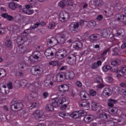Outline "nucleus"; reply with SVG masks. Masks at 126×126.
Segmentation results:
<instances>
[{
    "label": "nucleus",
    "mask_w": 126,
    "mask_h": 126,
    "mask_svg": "<svg viewBox=\"0 0 126 126\" xmlns=\"http://www.w3.org/2000/svg\"><path fill=\"white\" fill-rule=\"evenodd\" d=\"M17 43L18 44V45H23V43H24L23 37L22 36H19L17 37Z\"/></svg>",
    "instance_id": "obj_34"
},
{
    "label": "nucleus",
    "mask_w": 126,
    "mask_h": 126,
    "mask_svg": "<svg viewBox=\"0 0 126 126\" xmlns=\"http://www.w3.org/2000/svg\"><path fill=\"white\" fill-rule=\"evenodd\" d=\"M109 121H106L105 122V126H114V122L112 121V119H109Z\"/></svg>",
    "instance_id": "obj_37"
},
{
    "label": "nucleus",
    "mask_w": 126,
    "mask_h": 126,
    "mask_svg": "<svg viewBox=\"0 0 126 126\" xmlns=\"http://www.w3.org/2000/svg\"><path fill=\"white\" fill-rule=\"evenodd\" d=\"M27 98L30 101H36V100H38V93L36 92H32L31 94L27 95Z\"/></svg>",
    "instance_id": "obj_9"
},
{
    "label": "nucleus",
    "mask_w": 126,
    "mask_h": 126,
    "mask_svg": "<svg viewBox=\"0 0 126 126\" xmlns=\"http://www.w3.org/2000/svg\"><path fill=\"white\" fill-rule=\"evenodd\" d=\"M29 61L31 63H36L37 60L34 59V57L32 56H30L29 58Z\"/></svg>",
    "instance_id": "obj_53"
},
{
    "label": "nucleus",
    "mask_w": 126,
    "mask_h": 126,
    "mask_svg": "<svg viewBox=\"0 0 126 126\" xmlns=\"http://www.w3.org/2000/svg\"><path fill=\"white\" fill-rule=\"evenodd\" d=\"M0 86L1 87H3V88H6V87L7 86V83L3 82L0 84Z\"/></svg>",
    "instance_id": "obj_61"
},
{
    "label": "nucleus",
    "mask_w": 126,
    "mask_h": 126,
    "mask_svg": "<svg viewBox=\"0 0 126 126\" xmlns=\"http://www.w3.org/2000/svg\"><path fill=\"white\" fill-rule=\"evenodd\" d=\"M67 5L68 6V8L71 11H73V10L75 9V7H76V5L71 2H70V3L68 2Z\"/></svg>",
    "instance_id": "obj_25"
},
{
    "label": "nucleus",
    "mask_w": 126,
    "mask_h": 126,
    "mask_svg": "<svg viewBox=\"0 0 126 126\" xmlns=\"http://www.w3.org/2000/svg\"><path fill=\"white\" fill-rule=\"evenodd\" d=\"M110 34V31L107 30H103L101 32V36L103 38H108Z\"/></svg>",
    "instance_id": "obj_27"
},
{
    "label": "nucleus",
    "mask_w": 126,
    "mask_h": 126,
    "mask_svg": "<svg viewBox=\"0 0 126 126\" xmlns=\"http://www.w3.org/2000/svg\"><path fill=\"white\" fill-rule=\"evenodd\" d=\"M99 118L103 121H106V120H111V116L107 115L105 113H103L99 115Z\"/></svg>",
    "instance_id": "obj_22"
},
{
    "label": "nucleus",
    "mask_w": 126,
    "mask_h": 126,
    "mask_svg": "<svg viewBox=\"0 0 126 126\" xmlns=\"http://www.w3.org/2000/svg\"><path fill=\"white\" fill-rule=\"evenodd\" d=\"M111 71H113V72L119 73L120 72V70L118 69V67H117V66H114L111 67Z\"/></svg>",
    "instance_id": "obj_50"
},
{
    "label": "nucleus",
    "mask_w": 126,
    "mask_h": 126,
    "mask_svg": "<svg viewBox=\"0 0 126 126\" xmlns=\"http://www.w3.org/2000/svg\"><path fill=\"white\" fill-rule=\"evenodd\" d=\"M84 120L85 123H87V124H88L90 123V122H92V120H93V118H92V117L90 116V115H86L85 116Z\"/></svg>",
    "instance_id": "obj_32"
},
{
    "label": "nucleus",
    "mask_w": 126,
    "mask_h": 126,
    "mask_svg": "<svg viewBox=\"0 0 126 126\" xmlns=\"http://www.w3.org/2000/svg\"><path fill=\"white\" fill-rule=\"evenodd\" d=\"M90 94L91 96H95L96 95V93L95 91H94L93 90H91L90 91Z\"/></svg>",
    "instance_id": "obj_56"
},
{
    "label": "nucleus",
    "mask_w": 126,
    "mask_h": 126,
    "mask_svg": "<svg viewBox=\"0 0 126 126\" xmlns=\"http://www.w3.org/2000/svg\"><path fill=\"white\" fill-rule=\"evenodd\" d=\"M102 93L105 97H110L112 94V91L111 89L106 88L103 90Z\"/></svg>",
    "instance_id": "obj_21"
},
{
    "label": "nucleus",
    "mask_w": 126,
    "mask_h": 126,
    "mask_svg": "<svg viewBox=\"0 0 126 126\" xmlns=\"http://www.w3.org/2000/svg\"><path fill=\"white\" fill-rule=\"evenodd\" d=\"M126 67H122L121 70H119L120 72L124 74L126 72Z\"/></svg>",
    "instance_id": "obj_58"
},
{
    "label": "nucleus",
    "mask_w": 126,
    "mask_h": 126,
    "mask_svg": "<svg viewBox=\"0 0 126 126\" xmlns=\"http://www.w3.org/2000/svg\"><path fill=\"white\" fill-rule=\"evenodd\" d=\"M95 25H96V23L94 21H90L87 24V26L89 27V28H94Z\"/></svg>",
    "instance_id": "obj_33"
},
{
    "label": "nucleus",
    "mask_w": 126,
    "mask_h": 126,
    "mask_svg": "<svg viewBox=\"0 0 126 126\" xmlns=\"http://www.w3.org/2000/svg\"><path fill=\"white\" fill-rule=\"evenodd\" d=\"M99 36H100L99 34H97V33L93 34H92L91 36H90V39L93 40H97Z\"/></svg>",
    "instance_id": "obj_35"
},
{
    "label": "nucleus",
    "mask_w": 126,
    "mask_h": 126,
    "mask_svg": "<svg viewBox=\"0 0 126 126\" xmlns=\"http://www.w3.org/2000/svg\"><path fill=\"white\" fill-rule=\"evenodd\" d=\"M27 84H28V82H27V80L23 79L20 81V86L22 87V88H25V87L27 86Z\"/></svg>",
    "instance_id": "obj_29"
},
{
    "label": "nucleus",
    "mask_w": 126,
    "mask_h": 126,
    "mask_svg": "<svg viewBox=\"0 0 126 126\" xmlns=\"http://www.w3.org/2000/svg\"><path fill=\"white\" fill-rule=\"evenodd\" d=\"M45 56L48 60H51L54 57V53L51 49L46 50L44 53Z\"/></svg>",
    "instance_id": "obj_15"
},
{
    "label": "nucleus",
    "mask_w": 126,
    "mask_h": 126,
    "mask_svg": "<svg viewBox=\"0 0 126 126\" xmlns=\"http://www.w3.org/2000/svg\"><path fill=\"white\" fill-rule=\"evenodd\" d=\"M103 4V1L102 0H95L94 5L95 6H101Z\"/></svg>",
    "instance_id": "obj_36"
},
{
    "label": "nucleus",
    "mask_w": 126,
    "mask_h": 126,
    "mask_svg": "<svg viewBox=\"0 0 126 126\" xmlns=\"http://www.w3.org/2000/svg\"><path fill=\"white\" fill-rule=\"evenodd\" d=\"M59 90L62 93H66L69 90V87L66 84L61 85L59 87Z\"/></svg>",
    "instance_id": "obj_13"
},
{
    "label": "nucleus",
    "mask_w": 126,
    "mask_h": 126,
    "mask_svg": "<svg viewBox=\"0 0 126 126\" xmlns=\"http://www.w3.org/2000/svg\"><path fill=\"white\" fill-rule=\"evenodd\" d=\"M75 84L77 87H82V83L79 81H77Z\"/></svg>",
    "instance_id": "obj_57"
},
{
    "label": "nucleus",
    "mask_w": 126,
    "mask_h": 126,
    "mask_svg": "<svg viewBox=\"0 0 126 126\" xmlns=\"http://www.w3.org/2000/svg\"><path fill=\"white\" fill-rule=\"evenodd\" d=\"M124 35L125 30L123 29H120L117 33V36H118V37H124Z\"/></svg>",
    "instance_id": "obj_31"
},
{
    "label": "nucleus",
    "mask_w": 126,
    "mask_h": 126,
    "mask_svg": "<svg viewBox=\"0 0 126 126\" xmlns=\"http://www.w3.org/2000/svg\"><path fill=\"white\" fill-rule=\"evenodd\" d=\"M5 45L6 47H8V48H10V47L12 46V42H11L10 40H8L5 42Z\"/></svg>",
    "instance_id": "obj_47"
},
{
    "label": "nucleus",
    "mask_w": 126,
    "mask_h": 126,
    "mask_svg": "<svg viewBox=\"0 0 126 126\" xmlns=\"http://www.w3.org/2000/svg\"><path fill=\"white\" fill-rule=\"evenodd\" d=\"M59 116L60 117H62V118H64V119H67V117H66V114H65V112H62L60 113Z\"/></svg>",
    "instance_id": "obj_52"
},
{
    "label": "nucleus",
    "mask_w": 126,
    "mask_h": 126,
    "mask_svg": "<svg viewBox=\"0 0 126 126\" xmlns=\"http://www.w3.org/2000/svg\"><path fill=\"white\" fill-rule=\"evenodd\" d=\"M27 1H29V2H30L32 5H35V4H36V1L34 0H27Z\"/></svg>",
    "instance_id": "obj_60"
},
{
    "label": "nucleus",
    "mask_w": 126,
    "mask_h": 126,
    "mask_svg": "<svg viewBox=\"0 0 126 126\" xmlns=\"http://www.w3.org/2000/svg\"><path fill=\"white\" fill-rule=\"evenodd\" d=\"M97 105H98V104H97V103H96L95 102H93L92 103L91 107H92V110H93V111L97 110V109L98 108V107L97 106Z\"/></svg>",
    "instance_id": "obj_40"
},
{
    "label": "nucleus",
    "mask_w": 126,
    "mask_h": 126,
    "mask_svg": "<svg viewBox=\"0 0 126 126\" xmlns=\"http://www.w3.org/2000/svg\"><path fill=\"white\" fill-rule=\"evenodd\" d=\"M33 85L35 86V87H39V86H41V83L40 82H37L33 83Z\"/></svg>",
    "instance_id": "obj_63"
},
{
    "label": "nucleus",
    "mask_w": 126,
    "mask_h": 126,
    "mask_svg": "<svg viewBox=\"0 0 126 126\" xmlns=\"http://www.w3.org/2000/svg\"><path fill=\"white\" fill-rule=\"evenodd\" d=\"M34 83H33V85H31L30 86L29 89L32 91V92H36V87L34 86Z\"/></svg>",
    "instance_id": "obj_48"
},
{
    "label": "nucleus",
    "mask_w": 126,
    "mask_h": 126,
    "mask_svg": "<svg viewBox=\"0 0 126 126\" xmlns=\"http://www.w3.org/2000/svg\"><path fill=\"white\" fill-rule=\"evenodd\" d=\"M25 66V64L24 63H20L18 64V67L20 70H22L24 69V67Z\"/></svg>",
    "instance_id": "obj_46"
},
{
    "label": "nucleus",
    "mask_w": 126,
    "mask_h": 126,
    "mask_svg": "<svg viewBox=\"0 0 126 126\" xmlns=\"http://www.w3.org/2000/svg\"><path fill=\"white\" fill-rule=\"evenodd\" d=\"M7 19L8 20V21H12V20H14V18H13V17L10 15H8Z\"/></svg>",
    "instance_id": "obj_59"
},
{
    "label": "nucleus",
    "mask_w": 126,
    "mask_h": 126,
    "mask_svg": "<svg viewBox=\"0 0 126 126\" xmlns=\"http://www.w3.org/2000/svg\"><path fill=\"white\" fill-rule=\"evenodd\" d=\"M58 102L60 103L59 106L60 105H63H63H62L60 107L61 110H62V111H63V110H65V109L67 107V105L69 104V100L64 97L61 98V99H59V101Z\"/></svg>",
    "instance_id": "obj_5"
},
{
    "label": "nucleus",
    "mask_w": 126,
    "mask_h": 126,
    "mask_svg": "<svg viewBox=\"0 0 126 126\" xmlns=\"http://www.w3.org/2000/svg\"><path fill=\"white\" fill-rule=\"evenodd\" d=\"M63 77L65 78V73H60L56 75V81L57 82H62L63 80Z\"/></svg>",
    "instance_id": "obj_19"
},
{
    "label": "nucleus",
    "mask_w": 126,
    "mask_h": 126,
    "mask_svg": "<svg viewBox=\"0 0 126 126\" xmlns=\"http://www.w3.org/2000/svg\"><path fill=\"white\" fill-rule=\"evenodd\" d=\"M9 7H10L11 9L14 10V9L16 8V4L14 2H11L9 4Z\"/></svg>",
    "instance_id": "obj_39"
},
{
    "label": "nucleus",
    "mask_w": 126,
    "mask_h": 126,
    "mask_svg": "<svg viewBox=\"0 0 126 126\" xmlns=\"http://www.w3.org/2000/svg\"><path fill=\"white\" fill-rule=\"evenodd\" d=\"M67 51L66 50L64 49H61L59 50L55 54V57L56 59H59L60 60H63L66 57L67 55Z\"/></svg>",
    "instance_id": "obj_4"
},
{
    "label": "nucleus",
    "mask_w": 126,
    "mask_h": 126,
    "mask_svg": "<svg viewBox=\"0 0 126 126\" xmlns=\"http://www.w3.org/2000/svg\"><path fill=\"white\" fill-rule=\"evenodd\" d=\"M80 96L81 97V98L86 99V98H87V96H88V94L87 93H86V92L83 91L80 93Z\"/></svg>",
    "instance_id": "obj_41"
},
{
    "label": "nucleus",
    "mask_w": 126,
    "mask_h": 126,
    "mask_svg": "<svg viewBox=\"0 0 126 126\" xmlns=\"http://www.w3.org/2000/svg\"><path fill=\"white\" fill-rule=\"evenodd\" d=\"M113 52L114 53L112 55L113 56H118L119 55V52H120V49L118 47H116L113 50Z\"/></svg>",
    "instance_id": "obj_44"
},
{
    "label": "nucleus",
    "mask_w": 126,
    "mask_h": 126,
    "mask_svg": "<svg viewBox=\"0 0 126 126\" xmlns=\"http://www.w3.org/2000/svg\"><path fill=\"white\" fill-rule=\"evenodd\" d=\"M102 64V62L100 61H98L97 63H94L92 66V69H96V68H98V67L100 66Z\"/></svg>",
    "instance_id": "obj_28"
},
{
    "label": "nucleus",
    "mask_w": 126,
    "mask_h": 126,
    "mask_svg": "<svg viewBox=\"0 0 126 126\" xmlns=\"http://www.w3.org/2000/svg\"><path fill=\"white\" fill-rule=\"evenodd\" d=\"M115 19L118 21L120 20L122 22L126 24V16L125 15L117 14L115 16Z\"/></svg>",
    "instance_id": "obj_16"
},
{
    "label": "nucleus",
    "mask_w": 126,
    "mask_h": 126,
    "mask_svg": "<svg viewBox=\"0 0 126 126\" xmlns=\"http://www.w3.org/2000/svg\"><path fill=\"white\" fill-rule=\"evenodd\" d=\"M32 56L38 61V60L41 58V53L38 51H34Z\"/></svg>",
    "instance_id": "obj_26"
},
{
    "label": "nucleus",
    "mask_w": 126,
    "mask_h": 126,
    "mask_svg": "<svg viewBox=\"0 0 126 126\" xmlns=\"http://www.w3.org/2000/svg\"><path fill=\"white\" fill-rule=\"evenodd\" d=\"M110 120H112V121L113 122L114 125L115 124H118V123H120L121 122L120 120L117 119V118H113L112 117H111Z\"/></svg>",
    "instance_id": "obj_51"
},
{
    "label": "nucleus",
    "mask_w": 126,
    "mask_h": 126,
    "mask_svg": "<svg viewBox=\"0 0 126 126\" xmlns=\"http://www.w3.org/2000/svg\"><path fill=\"white\" fill-rule=\"evenodd\" d=\"M54 45H57L56 38L54 37H47V45L52 47V46H54Z\"/></svg>",
    "instance_id": "obj_11"
},
{
    "label": "nucleus",
    "mask_w": 126,
    "mask_h": 126,
    "mask_svg": "<svg viewBox=\"0 0 126 126\" xmlns=\"http://www.w3.org/2000/svg\"><path fill=\"white\" fill-rule=\"evenodd\" d=\"M69 31L72 32V33H78L80 31V29L79 28V24L78 23H71L69 26Z\"/></svg>",
    "instance_id": "obj_7"
},
{
    "label": "nucleus",
    "mask_w": 126,
    "mask_h": 126,
    "mask_svg": "<svg viewBox=\"0 0 126 126\" xmlns=\"http://www.w3.org/2000/svg\"><path fill=\"white\" fill-rule=\"evenodd\" d=\"M80 106L81 107H85L86 109H88L90 107V102L87 99H84L82 100V103H79Z\"/></svg>",
    "instance_id": "obj_17"
},
{
    "label": "nucleus",
    "mask_w": 126,
    "mask_h": 126,
    "mask_svg": "<svg viewBox=\"0 0 126 126\" xmlns=\"http://www.w3.org/2000/svg\"><path fill=\"white\" fill-rule=\"evenodd\" d=\"M86 115H87V112L81 110L79 111L73 112L70 115V117H71V118H74V119H78V118H80V117H84Z\"/></svg>",
    "instance_id": "obj_3"
},
{
    "label": "nucleus",
    "mask_w": 126,
    "mask_h": 126,
    "mask_svg": "<svg viewBox=\"0 0 126 126\" xmlns=\"http://www.w3.org/2000/svg\"><path fill=\"white\" fill-rule=\"evenodd\" d=\"M110 48H108L105 50L101 54V56L104 57V56H106L107 55V53H109V52H110Z\"/></svg>",
    "instance_id": "obj_54"
},
{
    "label": "nucleus",
    "mask_w": 126,
    "mask_h": 126,
    "mask_svg": "<svg viewBox=\"0 0 126 126\" xmlns=\"http://www.w3.org/2000/svg\"><path fill=\"white\" fill-rule=\"evenodd\" d=\"M107 105L108 107H114V104L118 103V100L112 98H110L108 100Z\"/></svg>",
    "instance_id": "obj_23"
},
{
    "label": "nucleus",
    "mask_w": 126,
    "mask_h": 126,
    "mask_svg": "<svg viewBox=\"0 0 126 126\" xmlns=\"http://www.w3.org/2000/svg\"><path fill=\"white\" fill-rule=\"evenodd\" d=\"M67 3H68V0H63V1H60L58 3V5L60 7H64V6L67 5Z\"/></svg>",
    "instance_id": "obj_30"
},
{
    "label": "nucleus",
    "mask_w": 126,
    "mask_h": 126,
    "mask_svg": "<svg viewBox=\"0 0 126 126\" xmlns=\"http://www.w3.org/2000/svg\"><path fill=\"white\" fill-rule=\"evenodd\" d=\"M59 63L58 61H57V62H56V61H52V62L49 63V64L50 65H55V66L58 65Z\"/></svg>",
    "instance_id": "obj_55"
},
{
    "label": "nucleus",
    "mask_w": 126,
    "mask_h": 126,
    "mask_svg": "<svg viewBox=\"0 0 126 126\" xmlns=\"http://www.w3.org/2000/svg\"><path fill=\"white\" fill-rule=\"evenodd\" d=\"M65 78L66 79H73L74 78V73L73 71H69L65 73Z\"/></svg>",
    "instance_id": "obj_20"
},
{
    "label": "nucleus",
    "mask_w": 126,
    "mask_h": 126,
    "mask_svg": "<svg viewBox=\"0 0 126 126\" xmlns=\"http://www.w3.org/2000/svg\"><path fill=\"white\" fill-rule=\"evenodd\" d=\"M52 103L47 104L45 106V109L49 112L54 111V107L57 108L60 106V102H59V98L56 97L52 99Z\"/></svg>",
    "instance_id": "obj_1"
},
{
    "label": "nucleus",
    "mask_w": 126,
    "mask_h": 126,
    "mask_svg": "<svg viewBox=\"0 0 126 126\" xmlns=\"http://www.w3.org/2000/svg\"><path fill=\"white\" fill-rule=\"evenodd\" d=\"M57 44H64L65 43V36L63 34H59L56 39Z\"/></svg>",
    "instance_id": "obj_10"
},
{
    "label": "nucleus",
    "mask_w": 126,
    "mask_h": 126,
    "mask_svg": "<svg viewBox=\"0 0 126 126\" xmlns=\"http://www.w3.org/2000/svg\"><path fill=\"white\" fill-rule=\"evenodd\" d=\"M44 115V111L40 110H36L33 114L35 119H41Z\"/></svg>",
    "instance_id": "obj_14"
},
{
    "label": "nucleus",
    "mask_w": 126,
    "mask_h": 126,
    "mask_svg": "<svg viewBox=\"0 0 126 126\" xmlns=\"http://www.w3.org/2000/svg\"><path fill=\"white\" fill-rule=\"evenodd\" d=\"M60 20L62 22H64L66 21V19H68L69 18V14L66 12H61L60 14Z\"/></svg>",
    "instance_id": "obj_12"
},
{
    "label": "nucleus",
    "mask_w": 126,
    "mask_h": 126,
    "mask_svg": "<svg viewBox=\"0 0 126 126\" xmlns=\"http://www.w3.org/2000/svg\"><path fill=\"white\" fill-rule=\"evenodd\" d=\"M53 81H54V76L48 75L44 81V86H46V87H51V86H53L54 85Z\"/></svg>",
    "instance_id": "obj_6"
},
{
    "label": "nucleus",
    "mask_w": 126,
    "mask_h": 126,
    "mask_svg": "<svg viewBox=\"0 0 126 126\" xmlns=\"http://www.w3.org/2000/svg\"><path fill=\"white\" fill-rule=\"evenodd\" d=\"M82 47H83V43L80 40L76 41L75 42L74 48H75L76 50H81Z\"/></svg>",
    "instance_id": "obj_18"
},
{
    "label": "nucleus",
    "mask_w": 126,
    "mask_h": 126,
    "mask_svg": "<svg viewBox=\"0 0 126 126\" xmlns=\"http://www.w3.org/2000/svg\"><path fill=\"white\" fill-rule=\"evenodd\" d=\"M0 92L3 95H6L9 93V91L8 90H4V89H1L0 88Z\"/></svg>",
    "instance_id": "obj_42"
},
{
    "label": "nucleus",
    "mask_w": 126,
    "mask_h": 126,
    "mask_svg": "<svg viewBox=\"0 0 126 126\" xmlns=\"http://www.w3.org/2000/svg\"><path fill=\"white\" fill-rule=\"evenodd\" d=\"M31 72H32L33 75H38V77L36 79H40L43 74V69L39 66L33 67L31 69Z\"/></svg>",
    "instance_id": "obj_2"
},
{
    "label": "nucleus",
    "mask_w": 126,
    "mask_h": 126,
    "mask_svg": "<svg viewBox=\"0 0 126 126\" xmlns=\"http://www.w3.org/2000/svg\"><path fill=\"white\" fill-rule=\"evenodd\" d=\"M7 86L8 89H12V88H13V87L12 86V83L11 82L7 83Z\"/></svg>",
    "instance_id": "obj_62"
},
{
    "label": "nucleus",
    "mask_w": 126,
    "mask_h": 126,
    "mask_svg": "<svg viewBox=\"0 0 126 126\" xmlns=\"http://www.w3.org/2000/svg\"><path fill=\"white\" fill-rule=\"evenodd\" d=\"M40 26V23H37L35 24L33 26H31L30 27L31 30H33V29H35L36 28H38Z\"/></svg>",
    "instance_id": "obj_49"
},
{
    "label": "nucleus",
    "mask_w": 126,
    "mask_h": 126,
    "mask_svg": "<svg viewBox=\"0 0 126 126\" xmlns=\"http://www.w3.org/2000/svg\"><path fill=\"white\" fill-rule=\"evenodd\" d=\"M1 16L2 17H3V18H7L8 14H7V13H2Z\"/></svg>",
    "instance_id": "obj_64"
},
{
    "label": "nucleus",
    "mask_w": 126,
    "mask_h": 126,
    "mask_svg": "<svg viewBox=\"0 0 126 126\" xmlns=\"http://www.w3.org/2000/svg\"><path fill=\"white\" fill-rule=\"evenodd\" d=\"M23 108V104L21 102H16L11 105V110L15 111H20Z\"/></svg>",
    "instance_id": "obj_8"
},
{
    "label": "nucleus",
    "mask_w": 126,
    "mask_h": 126,
    "mask_svg": "<svg viewBox=\"0 0 126 126\" xmlns=\"http://www.w3.org/2000/svg\"><path fill=\"white\" fill-rule=\"evenodd\" d=\"M19 115L21 117V118H23L24 119H27V116H28V114L27 113L26 111H23L21 113L19 114Z\"/></svg>",
    "instance_id": "obj_38"
},
{
    "label": "nucleus",
    "mask_w": 126,
    "mask_h": 126,
    "mask_svg": "<svg viewBox=\"0 0 126 126\" xmlns=\"http://www.w3.org/2000/svg\"><path fill=\"white\" fill-rule=\"evenodd\" d=\"M120 63H121V62L119 60H117L111 62L112 65H114V66H117V65H119Z\"/></svg>",
    "instance_id": "obj_43"
},
{
    "label": "nucleus",
    "mask_w": 126,
    "mask_h": 126,
    "mask_svg": "<svg viewBox=\"0 0 126 126\" xmlns=\"http://www.w3.org/2000/svg\"><path fill=\"white\" fill-rule=\"evenodd\" d=\"M118 109L116 107H112L109 108V113L112 116H116L118 114Z\"/></svg>",
    "instance_id": "obj_24"
},
{
    "label": "nucleus",
    "mask_w": 126,
    "mask_h": 126,
    "mask_svg": "<svg viewBox=\"0 0 126 126\" xmlns=\"http://www.w3.org/2000/svg\"><path fill=\"white\" fill-rule=\"evenodd\" d=\"M56 27V23L54 22H52L49 23V25H48V28L49 29H54Z\"/></svg>",
    "instance_id": "obj_45"
}]
</instances>
